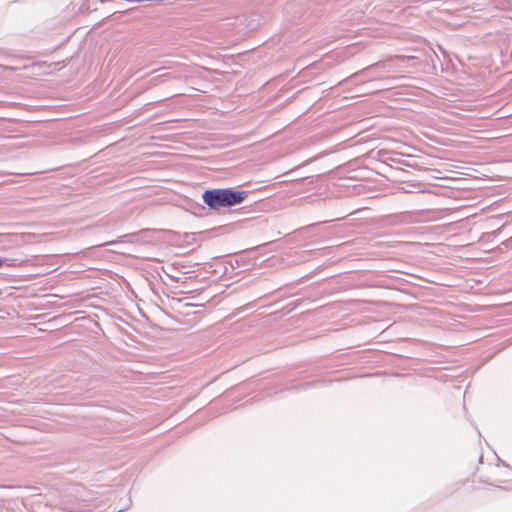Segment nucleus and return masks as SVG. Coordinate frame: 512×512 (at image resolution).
I'll return each mask as SVG.
<instances>
[{
  "mask_svg": "<svg viewBox=\"0 0 512 512\" xmlns=\"http://www.w3.org/2000/svg\"><path fill=\"white\" fill-rule=\"evenodd\" d=\"M3 263L2 258H0V268L3 267Z\"/></svg>",
  "mask_w": 512,
  "mask_h": 512,
  "instance_id": "423d86ee",
  "label": "nucleus"
},
{
  "mask_svg": "<svg viewBox=\"0 0 512 512\" xmlns=\"http://www.w3.org/2000/svg\"><path fill=\"white\" fill-rule=\"evenodd\" d=\"M2 261L4 262L3 266L6 267H17L23 263V260L18 258H2Z\"/></svg>",
  "mask_w": 512,
  "mask_h": 512,
  "instance_id": "7ed1b4c3",
  "label": "nucleus"
},
{
  "mask_svg": "<svg viewBox=\"0 0 512 512\" xmlns=\"http://www.w3.org/2000/svg\"><path fill=\"white\" fill-rule=\"evenodd\" d=\"M376 66H377V64L370 65V66H368L367 68L363 69L362 71H360V72L356 73V74L354 75V77H359V76H361V75H364V74H366L368 71H370V70L374 69Z\"/></svg>",
  "mask_w": 512,
  "mask_h": 512,
  "instance_id": "39448f33",
  "label": "nucleus"
},
{
  "mask_svg": "<svg viewBox=\"0 0 512 512\" xmlns=\"http://www.w3.org/2000/svg\"><path fill=\"white\" fill-rule=\"evenodd\" d=\"M107 244H108V245H111V244H114V242H113V241H110V242H108Z\"/></svg>",
  "mask_w": 512,
  "mask_h": 512,
  "instance_id": "0eeeda50",
  "label": "nucleus"
},
{
  "mask_svg": "<svg viewBox=\"0 0 512 512\" xmlns=\"http://www.w3.org/2000/svg\"><path fill=\"white\" fill-rule=\"evenodd\" d=\"M169 78H170V75L168 73H165V74H161V75H159L157 77L152 78L151 82L153 84H158L161 80L164 81V80L169 79Z\"/></svg>",
  "mask_w": 512,
  "mask_h": 512,
  "instance_id": "20e7f679",
  "label": "nucleus"
},
{
  "mask_svg": "<svg viewBox=\"0 0 512 512\" xmlns=\"http://www.w3.org/2000/svg\"><path fill=\"white\" fill-rule=\"evenodd\" d=\"M248 195V191L233 188L208 189L202 194V199L209 209L219 210L241 204Z\"/></svg>",
  "mask_w": 512,
  "mask_h": 512,
  "instance_id": "f257e3e1",
  "label": "nucleus"
},
{
  "mask_svg": "<svg viewBox=\"0 0 512 512\" xmlns=\"http://www.w3.org/2000/svg\"><path fill=\"white\" fill-rule=\"evenodd\" d=\"M6 241L12 243L15 246H21L24 243H26V240L28 238L25 234H8L5 236Z\"/></svg>",
  "mask_w": 512,
  "mask_h": 512,
  "instance_id": "f03ea898",
  "label": "nucleus"
}]
</instances>
